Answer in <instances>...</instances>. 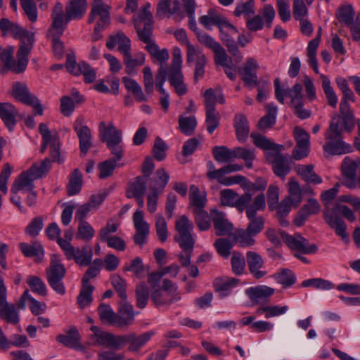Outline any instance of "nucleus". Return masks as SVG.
Masks as SVG:
<instances>
[{
	"mask_svg": "<svg viewBox=\"0 0 360 360\" xmlns=\"http://www.w3.org/2000/svg\"><path fill=\"white\" fill-rule=\"evenodd\" d=\"M86 10V0H69L65 11L63 4L57 2L51 13V32L56 31L57 34L62 35L68 22L82 19Z\"/></svg>",
	"mask_w": 360,
	"mask_h": 360,
	"instance_id": "f257e3e1",
	"label": "nucleus"
},
{
	"mask_svg": "<svg viewBox=\"0 0 360 360\" xmlns=\"http://www.w3.org/2000/svg\"><path fill=\"white\" fill-rule=\"evenodd\" d=\"M275 97L281 104L285 103V97L290 98V106L294 114L301 120H305L311 116V111L304 108V95L302 85L295 83L292 88L283 89L278 78L274 80Z\"/></svg>",
	"mask_w": 360,
	"mask_h": 360,
	"instance_id": "f03ea898",
	"label": "nucleus"
},
{
	"mask_svg": "<svg viewBox=\"0 0 360 360\" xmlns=\"http://www.w3.org/2000/svg\"><path fill=\"white\" fill-rule=\"evenodd\" d=\"M51 167V161L45 158L41 164L33 165L26 172H21L14 180L11 188V193L15 195L21 191L23 193L34 190L33 181L41 178Z\"/></svg>",
	"mask_w": 360,
	"mask_h": 360,
	"instance_id": "7ed1b4c3",
	"label": "nucleus"
},
{
	"mask_svg": "<svg viewBox=\"0 0 360 360\" xmlns=\"http://www.w3.org/2000/svg\"><path fill=\"white\" fill-rule=\"evenodd\" d=\"M174 37L181 44L186 46V63L188 65L195 63L194 80L197 82L204 77L207 59L202 50L189 42L184 30H176Z\"/></svg>",
	"mask_w": 360,
	"mask_h": 360,
	"instance_id": "20e7f679",
	"label": "nucleus"
},
{
	"mask_svg": "<svg viewBox=\"0 0 360 360\" xmlns=\"http://www.w3.org/2000/svg\"><path fill=\"white\" fill-rule=\"evenodd\" d=\"M324 219L329 226L334 229L336 234L344 240H348V234L346 232V224L340 215L349 221H354L356 217L352 210L346 205L337 204L331 210H326L323 213Z\"/></svg>",
	"mask_w": 360,
	"mask_h": 360,
	"instance_id": "39448f33",
	"label": "nucleus"
},
{
	"mask_svg": "<svg viewBox=\"0 0 360 360\" xmlns=\"http://www.w3.org/2000/svg\"><path fill=\"white\" fill-rule=\"evenodd\" d=\"M30 44L21 45L17 51V61L14 59V48L7 46L5 49L0 48V60L4 63L6 70L15 74L24 72L28 63V55L30 52Z\"/></svg>",
	"mask_w": 360,
	"mask_h": 360,
	"instance_id": "423d86ee",
	"label": "nucleus"
},
{
	"mask_svg": "<svg viewBox=\"0 0 360 360\" xmlns=\"http://www.w3.org/2000/svg\"><path fill=\"white\" fill-rule=\"evenodd\" d=\"M342 133L337 130V125L330 123L329 128L325 133L326 143L323 146L324 153L332 155H340L352 151L349 143L343 141Z\"/></svg>",
	"mask_w": 360,
	"mask_h": 360,
	"instance_id": "0eeeda50",
	"label": "nucleus"
},
{
	"mask_svg": "<svg viewBox=\"0 0 360 360\" xmlns=\"http://www.w3.org/2000/svg\"><path fill=\"white\" fill-rule=\"evenodd\" d=\"M266 236L275 245H279L280 240L282 238L288 248H316L314 244H309L308 240L300 234L290 236L283 231L277 233L274 229H269L266 231Z\"/></svg>",
	"mask_w": 360,
	"mask_h": 360,
	"instance_id": "6e6552de",
	"label": "nucleus"
},
{
	"mask_svg": "<svg viewBox=\"0 0 360 360\" xmlns=\"http://www.w3.org/2000/svg\"><path fill=\"white\" fill-rule=\"evenodd\" d=\"M39 130L42 136L41 153H44L47 146H49L52 160L58 163L62 162L63 160L60 159V141L57 134H52L48 126L44 123L39 124Z\"/></svg>",
	"mask_w": 360,
	"mask_h": 360,
	"instance_id": "1a4fd4ad",
	"label": "nucleus"
},
{
	"mask_svg": "<svg viewBox=\"0 0 360 360\" xmlns=\"http://www.w3.org/2000/svg\"><path fill=\"white\" fill-rule=\"evenodd\" d=\"M175 229L178 232L176 240L181 248H193L196 236L193 233V222L183 215L176 221Z\"/></svg>",
	"mask_w": 360,
	"mask_h": 360,
	"instance_id": "9d476101",
	"label": "nucleus"
},
{
	"mask_svg": "<svg viewBox=\"0 0 360 360\" xmlns=\"http://www.w3.org/2000/svg\"><path fill=\"white\" fill-rule=\"evenodd\" d=\"M255 236L247 229H236L230 235V239L218 238L214 242V248H232L236 245L252 246L255 245Z\"/></svg>",
	"mask_w": 360,
	"mask_h": 360,
	"instance_id": "9b49d317",
	"label": "nucleus"
},
{
	"mask_svg": "<svg viewBox=\"0 0 360 360\" xmlns=\"http://www.w3.org/2000/svg\"><path fill=\"white\" fill-rule=\"evenodd\" d=\"M12 95L17 101L32 106L35 114L43 115V108L39 100L29 92L26 85L20 82H15L13 85Z\"/></svg>",
	"mask_w": 360,
	"mask_h": 360,
	"instance_id": "f8f14e48",
	"label": "nucleus"
},
{
	"mask_svg": "<svg viewBox=\"0 0 360 360\" xmlns=\"http://www.w3.org/2000/svg\"><path fill=\"white\" fill-rule=\"evenodd\" d=\"M135 233L133 240L136 245L146 244L150 233V225L144 219V213L141 209L136 210L132 217Z\"/></svg>",
	"mask_w": 360,
	"mask_h": 360,
	"instance_id": "ddd939ff",
	"label": "nucleus"
},
{
	"mask_svg": "<svg viewBox=\"0 0 360 360\" xmlns=\"http://www.w3.org/2000/svg\"><path fill=\"white\" fill-rule=\"evenodd\" d=\"M0 318L12 324H17L20 321L15 305L6 301V288L1 277H0Z\"/></svg>",
	"mask_w": 360,
	"mask_h": 360,
	"instance_id": "4468645a",
	"label": "nucleus"
},
{
	"mask_svg": "<svg viewBox=\"0 0 360 360\" xmlns=\"http://www.w3.org/2000/svg\"><path fill=\"white\" fill-rule=\"evenodd\" d=\"M0 30L2 35L11 34L14 38L19 39L22 41H27V44L32 47L34 41V34L23 29L18 23L13 22L7 18H1L0 20Z\"/></svg>",
	"mask_w": 360,
	"mask_h": 360,
	"instance_id": "2eb2a0df",
	"label": "nucleus"
},
{
	"mask_svg": "<svg viewBox=\"0 0 360 360\" xmlns=\"http://www.w3.org/2000/svg\"><path fill=\"white\" fill-rule=\"evenodd\" d=\"M199 22L207 29H211L212 26L216 25L220 31L226 29L232 34L238 32V30L235 26L229 23L224 16L214 9L209 10L207 15L201 16Z\"/></svg>",
	"mask_w": 360,
	"mask_h": 360,
	"instance_id": "dca6fc26",
	"label": "nucleus"
},
{
	"mask_svg": "<svg viewBox=\"0 0 360 360\" xmlns=\"http://www.w3.org/2000/svg\"><path fill=\"white\" fill-rule=\"evenodd\" d=\"M111 7L105 4L103 0H93L91 11L89 14L88 23H93L96 19V24L108 26L110 24V11Z\"/></svg>",
	"mask_w": 360,
	"mask_h": 360,
	"instance_id": "f3484780",
	"label": "nucleus"
},
{
	"mask_svg": "<svg viewBox=\"0 0 360 360\" xmlns=\"http://www.w3.org/2000/svg\"><path fill=\"white\" fill-rule=\"evenodd\" d=\"M267 160L272 165L274 173L281 179H284L290 172L288 155H283L280 151L270 152L267 155Z\"/></svg>",
	"mask_w": 360,
	"mask_h": 360,
	"instance_id": "a211bd4d",
	"label": "nucleus"
},
{
	"mask_svg": "<svg viewBox=\"0 0 360 360\" xmlns=\"http://www.w3.org/2000/svg\"><path fill=\"white\" fill-rule=\"evenodd\" d=\"M211 219L217 236H228L226 239H230V235L233 233V225L228 220L225 213L214 209L210 211Z\"/></svg>",
	"mask_w": 360,
	"mask_h": 360,
	"instance_id": "6ab92c4d",
	"label": "nucleus"
},
{
	"mask_svg": "<svg viewBox=\"0 0 360 360\" xmlns=\"http://www.w3.org/2000/svg\"><path fill=\"white\" fill-rule=\"evenodd\" d=\"M259 68V65L257 60L249 57L239 71L243 81L250 89H252L257 84V71Z\"/></svg>",
	"mask_w": 360,
	"mask_h": 360,
	"instance_id": "aec40b11",
	"label": "nucleus"
},
{
	"mask_svg": "<svg viewBox=\"0 0 360 360\" xmlns=\"http://www.w3.org/2000/svg\"><path fill=\"white\" fill-rule=\"evenodd\" d=\"M65 273L66 269L64 266H53L46 271L49 284L56 292L60 295H64L65 292V288L62 281Z\"/></svg>",
	"mask_w": 360,
	"mask_h": 360,
	"instance_id": "412c9836",
	"label": "nucleus"
},
{
	"mask_svg": "<svg viewBox=\"0 0 360 360\" xmlns=\"http://www.w3.org/2000/svg\"><path fill=\"white\" fill-rule=\"evenodd\" d=\"M100 139L106 145L115 141H122V132L112 122H101L98 125Z\"/></svg>",
	"mask_w": 360,
	"mask_h": 360,
	"instance_id": "4be33fe9",
	"label": "nucleus"
},
{
	"mask_svg": "<svg viewBox=\"0 0 360 360\" xmlns=\"http://www.w3.org/2000/svg\"><path fill=\"white\" fill-rule=\"evenodd\" d=\"M73 127L79 138L80 150L85 155L91 146L90 129L84 124V118L82 117H79L75 120Z\"/></svg>",
	"mask_w": 360,
	"mask_h": 360,
	"instance_id": "5701e85b",
	"label": "nucleus"
},
{
	"mask_svg": "<svg viewBox=\"0 0 360 360\" xmlns=\"http://www.w3.org/2000/svg\"><path fill=\"white\" fill-rule=\"evenodd\" d=\"M56 340L67 347L84 351V347L80 343L81 335L75 326L70 327L66 334L58 335Z\"/></svg>",
	"mask_w": 360,
	"mask_h": 360,
	"instance_id": "b1692460",
	"label": "nucleus"
},
{
	"mask_svg": "<svg viewBox=\"0 0 360 360\" xmlns=\"http://www.w3.org/2000/svg\"><path fill=\"white\" fill-rule=\"evenodd\" d=\"M321 210L319 202L314 198H309L294 219L297 226H302L310 215L318 214Z\"/></svg>",
	"mask_w": 360,
	"mask_h": 360,
	"instance_id": "393cba45",
	"label": "nucleus"
},
{
	"mask_svg": "<svg viewBox=\"0 0 360 360\" xmlns=\"http://www.w3.org/2000/svg\"><path fill=\"white\" fill-rule=\"evenodd\" d=\"M64 254L68 259H73L79 266H89L92 260L93 252L91 249H63Z\"/></svg>",
	"mask_w": 360,
	"mask_h": 360,
	"instance_id": "a878e982",
	"label": "nucleus"
},
{
	"mask_svg": "<svg viewBox=\"0 0 360 360\" xmlns=\"http://www.w3.org/2000/svg\"><path fill=\"white\" fill-rule=\"evenodd\" d=\"M116 45H118V51L123 56L131 51V41L122 31L117 32L115 35H111L106 42V46L110 50H112Z\"/></svg>",
	"mask_w": 360,
	"mask_h": 360,
	"instance_id": "bb28decb",
	"label": "nucleus"
},
{
	"mask_svg": "<svg viewBox=\"0 0 360 360\" xmlns=\"http://www.w3.org/2000/svg\"><path fill=\"white\" fill-rule=\"evenodd\" d=\"M340 116H335L333 117L330 123L336 124L337 130L351 131L354 127V117L351 110H340Z\"/></svg>",
	"mask_w": 360,
	"mask_h": 360,
	"instance_id": "cd10ccee",
	"label": "nucleus"
},
{
	"mask_svg": "<svg viewBox=\"0 0 360 360\" xmlns=\"http://www.w3.org/2000/svg\"><path fill=\"white\" fill-rule=\"evenodd\" d=\"M226 174V173L223 167L213 172H207L206 176L210 181L217 180L219 184L226 186L237 184L240 183L239 180L244 179L243 176L240 174L225 176Z\"/></svg>",
	"mask_w": 360,
	"mask_h": 360,
	"instance_id": "c85d7f7f",
	"label": "nucleus"
},
{
	"mask_svg": "<svg viewBox=\"0 0 360 360\" xmlns=\"http://www.w3.org/2000/svg\"><path fill=\"white\" fill-rule=\"evenodd\" d=\"M118 328H127L134 320L133 307L126 300H122L118 309Z\"/></svg>",
	"mask_w": 360,
	"mask_h": 360,
	"instance_id": "c756f323",
	"label": "nucleus"
},
{
	"mask_svg": "<svg viewBox=\"0 0 360 360\" xmlns=\"http://www.w3.org/2000/svg\"><path fill=\"white\" fill-rule=\"evenodd\" d=\"M146 49L150 55L153 63H158L160 64V68L158 72L161 69V68H163L167 75L169 70L164 65V64L166 63L169 58L168 50L167 49H160L158 45L155 43L146 45Z\"/></svg>",
	"mask_w": 360,
	"mask_h": 360,
	"instance_id": "7c9ffc66",
	"label": "nucleus"
},
{
	"mask_svg": "<svg viewBox=\"0 0 360 360\" xmlns=\"http://www.w3.org/2000/svg\"><path fill=\"white\" fill-rule=\"evenodd\" d=\"M239 280L234 278L218 277L213 282L215 292L219 293L220 297H225L230 295L232 288L236 286Z\"/></svg>",
	"mask_w": 360,
	"mask_h": 360,
	"instance_id": "2f4dec72",
	"label": "nucleus"
},
{
	"mask_svg": "<svg viewBox=\"0 0 360 360\" xmlns=\"http://www.w3.org/2000/svg\"><path fill=\"white\" fill-rule=\"evenodd\" d=\"M165 80L166 72L163 68H161L155 76V86L158 91L161 94V96L160 97V103L161 107L165 112H167L169 107V95L163 88V84Z\"/></svg>",
	"mask_w": 360,
	"mask_h": 360,
	"instance_id": "473e14b6",
	"label": "nucleus"
},
{
	"mask_svg": "<svg viewBox=\"0 0 360 360\" xmlns=\"http://www.w3.org/2000/svg\"><path fill=\"white\" fill-rule=\"evenodd\" d=\"M151 300L157 307L170 305L173 302L181 300L179 293L172 295L170 292L161 290L160 288L153 290L150 295Z\"/></svg>",
	"mask_w": 360,
	"mask_h": 360,
	"instance_id": "72a5a7b5",
	"label": "nucleus"
},
{
	"mask_svg": "<svg viewBox=\"0 0 360 360\" xmlns=\"http://www.w3.org/2000/svg\"><path fill=\"white\" fill-rule=\"evenodd\" d=\"M18 110L10 103H0V117L11 131L16 124Z\"/></svg>",
	"mask_w": 360,
	"mask_h": 360,
	"instance_id": "f704fd0d",
	"label": "nucleus"
},
{
	"mask_svg": "<svg viewBox=\"0 0 360 360\" xmlns=\"http://www.w3.org/2000/svg\"><path fill=\"white\" fill-rule=\"evenodd\" d=\"M233 125L238 140L243 143L245 142L250 133L247 117L243 114L236 115L233 119Z\"/></svg>",
	"mask_w": 360,
	"mask_h": 360,
	"instance_id": "c9c22d12",
	"label": "nucleus"
},
{
	"mask_svg": "<svg viewBox=\"0 0 360 360\" xmlns=\"http://www.w3.org/2000/svg\"><path fill=\"white\" fill-rule=\"evenodd\" d=\"M145 54L139 53L132 57L130 52L123 56V62L125 65V72L128 75H135L139 66L144 64Z\"/></svg>",
	"mask_w": 360,
	"mask_h": 360,
	"instance_id": "e433bc0d",
	"label": "nucleus"
},
{
	"mask_svg": "<svg viewBox=\"0 0 360 360\" xmlns=\"http://www.w3.org/2000/svg\"><path fill=\"white\" fill-rule=\"evenodd\" d=\"M288 195L284 198L288 202L297 207L302 200V191L299 183L291 178L288 183Z\"/></svg>",
	"mask_w": 360,
	"mask_h": 360,
	"instance_id": "4c0bfd02",
	"label": "nucleus"
},
{
	"mask_svg": "<svg viewBox=\"0 0 360 360\" xmlns=\"http://www.w3.org/2000/svg\"><path fill=\"white\" fill-rule=\"evenodd\" d=\"M250 137L252 139L254 144L262 150L278 152L284 149V146L283 145L275 143L265 136H262L257 133H252L250 134Z\"/></svg>",
	"mask_w": 360,
	"mask_h": 360,
	"instance_id": "58836bf2",
	"label": "nucleus"
},
{
	"mask_svg": "<svg viewBox=\"0 0 360 360\" xmlns=\"http://www.w3.org/2000/svg\"><path fill=\"white\" fill-rule=\"evenodd\" d=\"M265 107L267 113L259 120L257 124V127L260 130L272 128L276 121L277 106L274 103H267Z\"/></svg>",
	"mask_w": 360,
	"mask_h": 360,
	"instance_id": "ea45409f",
	"label": "nucleus"
},
{
	"mask_svg": "<svg viewBox=\"0 0 360 360\" xmlns=\"http://www.w3.org/2000/svg\"><path fill=\"white\" fill-rule=\"evenodd\" d=\"M247 262L250 271L255 278L259 279L266 275V272L260 271L259 268L263 264L262 257L254 252H248L247 254Z\"/></svg>",
	"mask_w": 360,
	"mask_h": 360,
	"instance_id": "a19ab883",
	"label": "nucleus"
},
{
	"mask_svg": "<svg viewBox=\"0 0 360 360\" xmlns=\"http://www.w3.org/2000/svg\"><path fill=\"white\" fill-rule=\"evenodd\" d=\"M169 180V175L163 168L157 169L150 183L151 191H158L161 193Z\"/></svg>",
	"mask_w": 360,
	"mask_h": 360,
	"instance_id": "79ce46f5",
	"label": "nucleus"
},
{
	"mask_svg": "<svg viewBox=\"0 0 360 360\" xmlns=\"http://www.w3.org/2000/svg\"><path fill=\"white\" fill-rule=\"evenodd\" d=\"M297 173L307 183L319 184L322 182V179L314 171L312 165H300L296 167Z\"/></svg>",
	"mask_w": 360,
	"mask_h": 360,
	"instance_id": "37998d69",
	"label": "nucleus"
},
{
	"mask_svg": "<svg viewBox=\"0 0 360 360\" xmlns=\"http://www.w3.org/2000/svg\"><path fill=\"white\" fill-rule=\"evenodd\" d=\"M168 80L171 85L175 89L176 94L179 96L184 95L187 92V89L184 83V75L181 70H169Z\"/></svg>",
	"mask_w": 360,
	"mask_h": 360,
	"instance_id": "c03bdc74",
	"label": "nucleus"
},
{
	"mask_svg": "<svg viewBox=\"0 0 360 360\" xmlns=\"http://www.w3.org/2000/svg\"><path fill=\"white\" fill-rule=\"evenodd\" d=\"M153 331L144 333L139 336L135 333L129 334V346L128 350L131 352H138L153 335Z\"/></svg>",
	"mask_w": 360,
	"mask_h": 360,
	"instance_id": "a18cd8bd",
	"label": "nucleus"
},
{
	"mask_svg": "<svg viewBox=\"0 0 360 360\" xmlns=\"http://www.w3.org/2000/svg\"><path fill=\"white\" fill-rule=\"evenodd\" d=\"M275 292V290L266 285H258L250 288L246 290L247 295L252 301L266 299L271 297Z\"/></svg>",
	"mask_w": 360,
	"mask_h": 360,
	"instance_id": "49530a36",
	"label": "nucleus"
},
{
	"mask_svg": "<svg viewBox=\"0 0 360 360\" xmlns=\"http://www.w3.org/2000/svg\"><path fill=\"white\" fill-rule=\"evenodd\" d=\"M342 173L345 177V185L349 188H356V164L353 161L342 163Z\"/></svg>",
	"mask_w": 360,
	"mask_h": 360,
	"instance_id": "de8ad7c7",
	"label": "nucleus"
},
{
	"mask_svg": "<svg viewBox=\"0 0 360 360\" xmlns=\"http://www.w3.org/2000/svg\"><path fill=\"white\" fill-rule=\"evenodd\" d=\"M90 330L93 333L91 335V339L94 340V345H102L107 348L110 347L112 333L103 331L95 326H91Z\"/></svg>",
	"mask_w": 360,
	"mask_h": 360,
	"instance_id": "09e8293b",
	"label": "nucleus"
},
{
	"mask_svg": "<svg viewBox=\"0 0 360 360\" xmlns=\"http://www.w3.org/2000/svg\"><path fill=\"white\" fill-rule=\"evenodd\" d=\"M190 201L193 206L194 212L204 210L206 203V197L205 195L200 194V190L195 185L190 186Z\"/></svg>",
	"mask_w": 360,
	"mask_h": 360,
	"instance_id": "8fccbe9b",
	"label": "nucleus"
},
{
	"mask_svg": "<svg viewBox=\"0 0 360 360\" xmlns=\"http://www.w3.org/2000/svg\"><path fill=\"white\" fill-rule=\"evenodd\" d=\"M98 314L103 322L118 327V314L115 313L109 305L101 304L98 307Z\"/></svg>",
	"mask_w": 360,
	"mask_h": 360,
	"instance_id": "3c124183",
	"label": "nucleus"
},
{
	"mask_svg": "<svg viewBox=\"0 0 360 360\" xmlns=\"http://www.w3.org/2000/svg\"><path fill=\"white\" fill-rule=\"evenodd\" d=\"M146 182L147 179L142 176L136 177L129 186V188L127 191V198H131L134 196L145 195L146 191Z\"/></svg>",
	"mask_w": 360,
	"mask_h": 360,
	"instance_id": "603ef678",
	"label": "nucleus"
},
{
	"mask_svg": "<svg viewBox=\"0 0 360 360\" xmlns=\"http://www.w3.org/2000/svg\"><path fill=\"white\" fill-rule=\"evenodd\" d=\"M122 82L127 90L132 93L137 101L143 102L147 101V97L143 93L141 86L135 79L123 77Z\"/></svg>",
	"mask_w": 360,
	"mask_h": 360,
	"instance_id": "864d4df0",
	"label": "nucleus"
},
{
	"mask_svg": "<svg viewBox=\"0 0 360 360\" xmlns=\"http://www.w3.org/2000/svg\"><path fill=\"white\" fill-rule=\"evenodd\" d=\"M276 282L283 288L290 287L296 282L295 274L289 269H282L273 275Z\"/></svg>",
	"mask_w": 360,
	"mask_h": 360,
	"instance_id": "5fc2aeb1",
	"label": "nucleus"
},
{
	"mask_svg": "<svg viewBox=\"0 0 360 360\" xmlns=\"http://www.w3.org/2000/svg\"><path fill=\"white\" fill-rule=\"evenodd\" d=\"M320 78L328 104L332 108H335L338 103V96L330 85V79L323 74L320 75Z\"/></svg>",
	"mask_w": 360,
	"mask_h": 360,
	"instance_id": "6e6d98bb",
	"label": "nucleus"
},
{
	"mask_svg": "<svg viewBox=\"0 0 360 360\" xmlns=\"http://www.w3.org/2000/svg\"><path fill=\"white\" fill-rule=\"evenodd\" d=\"M82 185V174L78 169H75L70 174L68 185V195H74L79 193Z\"/></svg>",
	"mask_w": 360,
	"mask_h": 360,
	"instance_id": "4d7b16f0",
	"label": "nucleus"
},
{
	"mask_svg": "<svg viewBox=\"0 0 360 360\" xmlns=\"http://www.w3.org/2000/svg\"><path fill=\"white\" fill-rule=\"evenodd\" d=\"M197 126V120L195 116L179 117V127L180 131L186 136L192 135Z\"/></svg>",
	"mask_w": 360,
	"mask_h": 360,
	"instance_id": "13d9d810",
	"label": "nucleus"
},
{
	"mask_svg": "<svg viewBox=\"0 0 360 360\" xmlns=\"http://www.w3.org/2000/svg\"><path fill=\"white\" fill-rule=\"evenodd\" d=\"M244 179L239 180V184L244 191H249L255 193L256 191H261L266 188L267 182L264 179L259 178L254 183L249 181L243 176Z\"/></svg>",
	"mask_w": 360,
	"mask_h": 360,
	"instance_id": "bf43d9fd",
	"label": "nucleus"
},
{
	"mask_svg": "<svg viewBox=\"0 0 360 360\" xmlns=\"http://www.w3.org/2000/svg\"><path fill=\"white\" fill-rule=\"evenodd\" d=\"M94 290V287L93 285L82 284L81 290L77 297V302L80 308L83 309L92 302V293Z\"/></svg>",
	"mask_w": 360,
	"mask_h": 360,
	"instance_id": "052dcab7",
	"label": "nucleus"
},
{
	"mask_svg": "<svg viewBox=\"0 0 360 360\" xmlns=\"http://www.w3.org/2000/svg\"><path fill=\"white\" fill-rule=\"evenodd\" d=\"M124 270L132 271L137 278H142L145 276L148 269L143 265L142 259L136 257L131 262L130 264H126L124 266Z\"/></svg>",
	"mask_w": 360,
	"mask_h": 360,
	"instance_id": "680f3d73",
	"label": "nucleus"
},
{
	"mask_svg": "<svg viewBox=\"0 0 360 360\" xmlns=\"http://www.w3.org/2000/svg\"><path fill=\"white\" fill-rule=\"evenodd\" d=\"M135 294L136 306L140 309L145 308L149 298L148 288L146 283L141 282L136 285Z\"/></svg>",
	"mask_w": 360,
	"mask_h": 360,
	"instance_id": "e2e57ef3",
	"label": "nucleus"
},
{
	"mask_svg": "<svg viewBox=\"0 0 360 360\" xmlns=\"http://www.w3.org/2000/svg\"><path fill=\"white\" fill-rule=\"evenodd\" d=\"M155 228L158 238L162 243H165L168 237V229L166 220L162 214H157L155 216Z\"/></svg>",
	"mask_w": 360,
	"mask_h": 360,
	"instance_id": "0e129e2a",
	"label": "nucleus"
},
{
	"mask_svg": "<svg viewBox=\"0 0 360 360\" xmlns=\"http://www.w3.org/2000/svg\"><path fill=\"white\" fill-rule=\"evenodd\" d=\"M135 28L139 39L146 45L155 43L152 39L153 24L146 23L143 25V27H141V25H140L139 23H136Z\"/></svg>",
	"mask_w": 360,
	"mask_h": 360,
	"instance_id": "69168bd1",
	"label": "nucleus"
},
{
	"mask_svg": "<svg viewBox=\"0 0 360 360\" xmlns=\"http://www.w3.org/2000/svg\"><path fill=\"white\" fill-rule=\"evenodd\" d=\"M233 158H240L244 160L246 167L248 168H251L252 167V161L255 158V150L247 148H235L233 149Z\"/></svg>",
	"mask_w": 360,
	"mask_h": 360,
	"instance_id": "338daca9",
	"label": "nucleus"
},
{
	"mask_svg": "<svg viewBox=\"0 0 360 360\" xmlns=\"http://www.w3.org/2000/svg\"><path fill=\"white\" fill-rule=\"evenodd\" d=\"M354 10L350 4L340 7L337 13L338 20L340 22L345 23L347 27L354 22Z\"/></svg>",
	"mask_w": 360,
	"mask_h": 360,
	"instance_id": "774afa93",
	"label": "nucleus"
}]
</instances>
